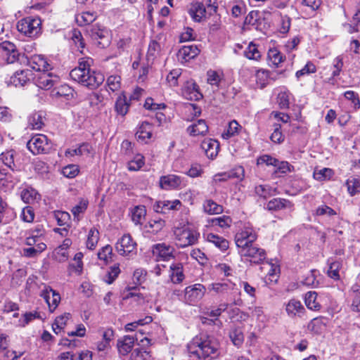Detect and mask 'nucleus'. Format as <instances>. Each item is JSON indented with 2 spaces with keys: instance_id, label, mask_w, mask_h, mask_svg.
<instances>
[{
  "instance_id": "15",
  "label": "nucleus",
  "mask_w": 360,
  "mask_h": 360,
  "mask_svg": "<svg viewBox=\"0 0 360 360\" xmlns=\"http://www.w3.org/2000/svg\"><path fill=\"white\" fill-rule=\"evenodd\" d=\"M40 296L44 298L49 306L51 312H53L58 307L60 301V295L49 286H45L41 291Z\"/></svg>"
},
{
  "instance_id": "3",
  "label": "nucleus",
  "mask_w": 360,
  "mask_h": 360,
  "mask_svg": "<svg viewBox=\"0 0 360 360\" xmlns=\"http://www.w3.org/2000/svg\"><path fill=\"white\" fill-rule=\"evenodd\" d=\"M220 344L213 335L200 334L188 344L187 349L191 357L199 360H211L219 356Z\"/></svg>"
},
{
  "instance_id": "26",
  "label": "nucleus",
  "mask_w": 360,
  "mask_h": 360,
  "mask_svg": "<svg viewBox=\"0 0 360 360\" xmlns=\"http://www.w3.org/2000/svg\"><path fill=\"white\" fill-rule=\"evenodd\" d=\"M269 65L278 68L280 64L285 60V56L277 49H270L267 53Z\"/></svg>"
},
{
  "instance_id": "33",
  "label": "nucleus",
  "mask_w": 360,
  "mask_h": 360,
  "mask_svg": "<svg viewBox=\"0 0 360 360\" xmlns=\"http://www.w3.org/2000/svg\"><path fill=\"white\" fill-rule=\"evenodd\" d=\"M92 151V147L89 143H82L78 148L66 150V155L89 156Z\"/></svg>"
},
{
  "instance_id": "5",
  "label": "nucleus",
  "mask_w": 360,
  "mask_h": 360,
  "mask_svg": "<svg viewBox=\"0 0 360 360\" xmlns=\"http://www.w3.org/2000/svg\"><path fill=\"white\" fill-rule=\"evenodd\" d=\"M41 20L38 18L27 17L17 23L18 30L29 37L37 36L41 31Z\"/></svg>"
},
{
  "instance_id": "34",
  "label": "nucleus",
  "mask_w": 360,
  "mask_h": 360,
  "mask_svg": "<svg viewBox=\"0 0 360 360\" xmlns=\"http://www.w3.org/2000/svg\"><path fill=\"white\" fill-rule=\"evenodd\" d=\"M129 103L127 101L125 95L122 94L118 96L115 104V110L117 113L121 116H124L129 110Z\"/></svg>"
},
{
  "instance_id": "46",
  "label": "nucleus",
  "mask_w": 360,
  "mask_h": 360,
  "mask_svg": "<svg viewBox=\"0 0 360 360\" xmlns=\"http://www.w3.org/2000/svg\"><path fill=\"white\" fill-rule=\"evenodd\" d=\"M106 84L108 90L115 92L120 89L121 77L118 75H110L108 77Z\"/></svg>"
},
{
  "instance_id": "21",
  "label": "nucleus",
  "mask_w": 360,
  "mask_h": 360,
  "mask_svg": "<svg viewBox=\"0 0 360 360\" xmlns=\"http://www.w3.org/2000/svg\"><path fill=\"white\" fill-rule=\"evenodd\" d=\"M285 311L288 315L291 318H301L304 314L305 309L300 301L291 299L286 304Z\"/></svg>"
},
{
  "instance_id": "2",
  "label": "nucleus",
  "mask_w": 360,
  "mask_h": 360,
  "mask_svg": "<svg viewBox=\"0 0 360 360\" xmlns=\"http://www.w3.org/2000/svg\"><path fill=\"white\" fill-rule=\"evenodd\" d=\"M93 64L94 60L91 58H80L78 65L70 71V78L89 89H97L103 84L105 77L101 72L91 69Z\"/></svg>"
},
{
  "instance_id": "24",
  "label": "nucleus",
  "mask_w": 360,
  "mask_h": 360,
  "mask_svg": "<svg viewBox=\"0 0 360 360\" xmlns=\"http://www.w3.org/2000/svg\"><path fill=\"white\" fill-rule=\"evenodd\" d=\"M153 252L157 254L163 260H169L174 258V248L165 243H158L153 245Z\"/></svg>"
},
{
  "instance_id": "32",
  "label": "nucleus",
  "mask_w": 360,
  "mask_h": 360,
  "mask_svg": "<svg viewBox=\"0 0 360 360\" xmlns=\"http://www.w3.org/2000/svg\"><path fill=\"white\" fill-rule=\"evenodd\" d=\"M44 125V113L36 112L31 114L28 117V126L32 129H40Z\"/></svg>"
},
{
  "instance_id": "30",
  "label": "nucleus",
  "mask_w": 360,
  "mask_h": 360,
  "mask_svg": "<svg viewBox=\"0 0 360 360\" xmlns=\"http://www.w3.org/2000/svg\"><path fill=\"white\" fill-rule=\"evenodd\" d=\"M75 91L68 84H63L56 88L52 91L53 96L63 98L66 101H70L74 97Z\"/></svg>"
},
{
  "instance_id": "59",
  "label": "nucleus",
  "mask_w": 360,
  "mask_h": 360,
  "mask_svg": "<svg viewBox=\"0 0 360 360\" xmlns=\"http://www.w3.org/2000/svg\"><path fill=\"white\" fill-rule=\"evenodd\" d=\"M344 96L345 98L351 101L355 109H359L360 108V100L357 93L354 91H347L345 92Z\"/></svg>"
},
{
  "instance_id": "19",
  "label": "nucleus",
  "mask_w": 360,
  "mask_h": 360,
  "mask_svg": "<svg viewBox=\"0 0 360 360\" xmlns=\"http://www.w3.org/2000/svg\"><path fill=\"white\" fill-rule=\"evenodd\" d=\"M200 52L196 45L183 46L177 53V58L181 63H186L195 58Z\"/></svg>"
},
{
  "instance_id": "60",
  "label": "nucleus",
  "mask_w": 360,
  "mask_h": 360,
  "mask_svg": "<svg viewBox=\"0 0 360 360\" xmlns=\"http://www.w3.org/2000/svg\"><path fill=\"white\" fill-rule=\"evenodd\" d=\"M112 252V247L109 245H107L105 247H103L101 250L98 252V257L99 259L103 260L107 263L109 259L111 258Z\"/></svg>"
},
{
  "instance_id": "61",
  "label": "nucleus",
  "mask_w": 360,
  "mask_h": 360,
  "mask_svg": "<svg viewBox=\"0 0 360 360\" xmlns=\"http://www.w3.org/2000/svg\"><path fill=\"white\" fill-rule=\"evenodd\" d=\"M181 206V202L179 200H174L173 201L169 200H163L162 201V208L165 210V213H166L168 210H179V208Z\"/></svg>"
},
{
  "instance_id": "57",
  "label": "nucleus",
  "mask_w": 360,
  "mask_h": 360,
  "mask_svg": "<svg viewBox=\"0 0 360 360\" xmlns=\"http://www.w3.org/2000/svg\"><path fill=\"white\" fill-rule=\"evenodd\" d=\"M317 274H319L318 270H311L303 280V283L308 286H316L319 284V281H316Z\"/></svg>"
},
{
  "instance_id": "53",
  "label": "nucleus",
  "mask_w": 360,
  "mask_h": 360,
  "mask_svg": "<svg viewBox=\"0 0 360 360\" xmlns=\"http://www.w3.org/2000/svg\"><path fill=\"white\" fill-rule=\"evenodd\" d=\"M281 125L280 124H274V132L270 136L271 141L276 143H281L284 141V136L281 132Z\"/></svg>"
},
{
  "instance_id": "42",
  "label": "nucleus",
  "mask_w": 360,
  "mask_h": 360,
  "mask_svg": "<svg viewBox=\"0 0 360 360\" xmlns=\"http://www.w3.org/2000/svg\"><path fill=\"white\" fill-rule=\"evenodd\" d=\"M244 56L250 60H258L261 58V53L258 50L257 46L251 42L244 51Z\"/></svg>"
},
{
  "instance_id": "22",
  "label": "nucleus",
  "mask_w": 360,
  "mask_h": 360,
  "mask_svg": "<svg viewBox=\"0 0 360 360\" xmlns=\"http://www.w3.org/2000/svg\"><path fill=\"white\" fill-rule=\"evenodd\" d=\"M208 129L205 120L200 119L188 126L186 131L191 136H205L208 132Z\"/></svg>"
},
{
  "instance_id": "29",
  "label": "nucleus",
  "mask_w": 360,
  "mask_h": 360,
  "mask_svg": "<svg viewBox=\"0 0 360 360\" xmlns=\"http://www.w3.org/2000/svg\"><path fill=\"white\" fill-rule=\"evenodd\" d=\"M292 202L284 198H274L267 203L266 208L270 211H278L285 208H292Z\"/></svg>"
},
{
  "instance_id": "8",
  "label": "nucleus",
  "mask_w": 360,
  "mask_h": 360,
  "mask_svg": "<svg viewBox=\"0 0 360 360\" xmlns=\"http://www.w3.org/2000/svg\"><path fill=\"white\" fill-rule=\"evenodd\" d=\"M0 56L7 63H14L19 62L22 64L24 54H20L16 49L15 45L8 41H4L0 43Z\"/></svg>"
},
{
  "instance_id": "56",
  "label": "nucleus",
  "mask_w": 360,
  "mask_h": 360,
  "mask_svg": "<svg viewBox=\"0 0 360 360\" xmlns=\"http://www.w3.org/2000/svg\"><path fill=\"white\" fill-rule=\"evenodd\" d=\"M231 219L227 216L215 217L212 219V226H218L222 229L229 227L231 224Z\"/></svg>"
},
{
  "instance_id": "54",
  "label": "nucleus",
  "mask_w": 360,
  "mask_h": 360,
  "mask_svg": "<svg viewBox=\"0 0 360 360\" xmlns=\"http://www.w3.org/2000/svg\"><path fill=\"white\" fill-rule=\"evenodd\" d=\"M152 321H153V319H152L151 316H146L143 319H139V320H138L136 321H134V322L127 323L125 326L124 329L127 332L128 331H133L139 326H143L145 324H147V323H149L152 322Z\"/></svg>"
},
{
  "instance_id": "20",
  "label": "nucleus",
  "mask_w": 360,
  "mask_h": 360,
  "mask_svg": "<svg viewBox=\"0 0 360 360\" xmlns=\"http://www.w3.org/2000/svg\"><path fill=\"white\" fill-rule=\"evenodd\" d=\"M200 146L210 159L213 160L218 155L219 143L215 139H206L202 141Z\"/></svg>"
},
{
  "instance_id": "52",
  "label": "nucleus",
  "mask_w": 360,
  "mask_h": 360,
  "mask_svg": "<svg viewBox=\"0 0 360 360\" xmlns=\"http://www.w3.org/2000/svg\"><path fill=\"white\" fill-rule=\"evenodd\" d=\"M316 72V65L312 62L308 61L307 64L301 70L296 72L295 76L297 79H300L301 77L304 75L314 73Z\"/></svg>"
},
{
  "instance_id": "62",
  "label": "nucleus",
  "mask_w": 360,
  "mask_h": 360,
  "mask_svg": "<svg viewBox=\"0 0 360 360\" xmlns=\"http://www.w3.org/2000/svg\"><path fill=\"white\" fill-rule=\"evenodd\" d=\"M62 173L68 178H74L78 174L79 169L75 165H69L63 168Z\"/></svg>"
},
{
  "instance_id": "12",
  "label": "nucleus",
  "mask_w": 360,
  "mask_h": 360,
  "mask_svg": "<svg viewBox=\"0 0 360 360\" xmlns=\"http://www.w3.org/2000/svg\"><path fill=\"white\" fill-rule=\"evenodd\" d=\"M159 185L162 189L172 190L186 186V182L181 176L167 174L160 178Z\"/></svg>"
},
{
  "instance_id": "43",
  "label": "nucleus",
  "mask_w": 360,
  "mask_h": 360,
  "mask_svg": "<svg viewBox=\"0 0 360 360\" xmlns=\"http://www.w3.org/2000/svg\"><path fill=\"white\" fill-rule=\"evenodd\" d=\"M83 254L80 252L75 254L74 257V261L76 264H70L69 269L74 271L77 275H81L83 270V262H82Z\"/></svg>"
},
{
  "instance_id": "58",
  "label": "nucleus",
  "mask_w": 360,
  "mask_h": 360,
  "mask_svg": "<svg viewBox=\"0 0 360 360\" xmlns=\"http://www.w3.org/2000/svg\"><path fill=\"white\" fill-rule=\"evenodd\" d=\"M255 192L258 196L264 199L271 195V187L266 185L256 186L255 188Z\"/></svg>"
},
{
  "instance_id": "40",
  "label": "nucleus",
  "mask_w": 360,
  "mask_h": 360,
  "mask_svg": "<svg viewBox=\"0 0 360 360\" xmlns=\"http://www.w3.org/2000/svg\"><path fill=\"white\" fill-rule=\"evenodd\" d=\"M146 214V210L144 205L136 206L131 211V219L135 224H141Z\"/></svg>"
},
{
  "instance_id": "4",
  "label": "nucleus",
  "mask_w": 360,
  "mask_h": 360,
  "mask_svg": "<svg viewBox=\"0 0 360 360\" xmlns=\"http://www.w3.org/2000/svg\"><path fill=\"white\" fill-rule=\"evenodd\" d=\"M174 235L176 245L182 248L195 244L200 236V233L196 230L188 225L175 227Z\"/></svg>"
},
{
  "instance_id": "6",
  "label": "nucleus",
  "mask_w": 360,
  "mask_h": 360,
  "mask_svg": "<svg viewBox=\"0 0 360 360\" xmlns=\"http://www.w3.org/2000/svg\"><path fill=\"white\" fill-rule=\"evenodd\" d=\"M51 142L44 134L33 136L27 143V149L33 155L45 154L49 152Z\"/></svg>"
},
{
  "instance_id": "50",
  "label": "nucleus",
  "mask_w": 360,
  "mask_h": 360,
  "mask_svg": "<svg viewBox=\"0 0 360 360\" xmlns=\"http://www.w3.org/2000/svg\"><path fill=\"white\" fill-rule=\"evenodd\" d=\"M341 266V264L340 262L335 261L330 264L329 269L327 271L328 276L334 279L339 280L340 274L339 271Z\"/></svg>"
},
{
  "instance_id": "35",
  "label": "nucleus",
  "mask_w": 360,
  "mask_h": 360,
  "mask_svg": "<svg viewBox=\"0 0 360 360\" xmlns=\"http://www.w3.org/2000/svg\"><path fill=\"white\" fill-rule=\"evenodd\" d=\"M46 248V245L45 243H39L37 244V247L24 248L22 250V255L27 258H34L44 251Z\"/></svg>"
},
{
  "instance_id": "38",
  "label": "nucleus",
  "mask_w": 360,
  "mask_h": 360,
  "mask_svg": "<svg viewBox=\"0 0 360 360\" xmlns=\"http://www.w3.org/2000/svg\"><path fill=\"white\" fill-rule=\"evenodd\" d=\"M204 211L210 214H217L223 212L221 205L212 200H206L203 204Z\"/></svg>"
},
{
  "instance_id": "16",
  "label": "nucleus",
  "mask_w": 360,
  "mask_h": 360,
  "mask_svg": "<svg viewBox=\"0 0 360 360\" xmlns=\"http://www.w3.org/2000/svg\"><path fill=\"white\" fill-rule=\"evenodd\" d=\"M34 74L32 70L25 69L16 71L11 77L8 84L15 86H23L34 79Z\"/></svg>"
},
{
  "instance_id": "23",
  "label": "nucleus",
  "mask_w": 360,
  "mask_h": 360,
  "mask_svg": "<svg viewBox=\"0 0 360 360\" xmlns=\"http://www.w3.org/2000/svg\"><path fill=\"white\" fill-rule=\"evenodd\" d=\"M153 127L148 122H143L139 126L136 133L138 141L147 143L152 137Z\"/></svg>"
},
{
  "instance_id": "44",
  "label": "nucleus",
  "mask_w": 360,
  "mask_h": 360,
  "mask_svg": "<svg viewBox=\"0 0 360 360\" xmlns=\"http://www.w3.org/2000/svg\"><path fill=\"white\" fill-rule=\"evenodd\" d=\"M144 157L141 154H136L133 160L128 162V169L130 171H138L144 165Z\"/></svg>"
},
{
  "instance_id": "10",
  "label": "nucleus",
  "mask_w": 360,
  "mask_h": 360,
  "mask_svg": "<svg viewBox=\"0 0 360 360\" xmlns=\"http://www.w3.org/2000/svg\"><path fill=\"white\" fill-rule=\"evenodd\" d=\"M207 289L226 300H231L232 295L236 292L235 285L230 282L213 283L208 285Z\"/></svg>"
},
{
  "instance_id": "45",
  "label": "nucleus",
  "mask_w": 360,
  "mask_h": 360,
  "mask_svg": "<svg viewBox=\"0 0 360 360\" xmlns=\"http://www.w3.org/2000/svg\"><path fill=\"white\" fill-rule=\"evenodd\" d=\"M239 127L240 125L236 120L230 122L228 128L222 134V138L224 139H229L238 134Z\"/></svg>"
},
{
  "instance_id": "27",
  "label": "nucleus",
  "mask_w": 360,
  "mask_h": 360,
  "mask_svg": "<svg viewBox=\"0 0 360 360\" xmlns=\"http://www.w3.org/2000/svg\"><path fill=\"white\" fill-rule=\"evenodd\" d=\"M206 8L202 3L195 2L192 4L189 14L195 22H200L206 15Z\"/></svg>"
},
{
  "instance_id": "28",
  "label": "nucleus",
  "mask_w": 360,
  "mask_h": 360,
  "mask_svg": "<svg viewBox=\"0 0 360 360\" xmlns=\"http://www.w3.org/2000/svg\"><path fill=\"white\" fill-rule=\"evenodd\" d=\"M16 153L13 150L3 152L0 155V160L12 172L18 171V167L15 163Z\"/></svg>"
},
{
  "instance_id": "64",
  "label": "nucleus",
  "mask_w": 360,
  "mask_h": 360,
  "mask_svg": "<svg viewBox=\"0 0 360 360\" xmlns=\"http://www.w3.org/2000/svg\"><path fill=\"white\" fill-rule=\"evenodd\" d=\"M89 202L86 200H82L80 202L74 206L72 209V212L75 217L79 216L80 214L85 212L87 208Z\"/></svg>"
},
{
  "instance_id": "14",
  "label": "nucleus",
  "mask_w": 360,
  "mask_h": 360,
  "mask_svg": "<svg viewBox=\"0 0 360 360\" xmlns=\"http://www.w3.org/2000/svg\"><path fill=\"white\" fill-rule=\"evenodd\" d=\"M46 70L39 74L35 83L38 87L44 89H50L59 81V77Z\"/></svg>"
},
{
  "instance_id": "9",
  "label": "nucleus",
  "mask_w": 360,
  "mask_h": 360,
  "mask_svg": "<svg viewBox=\"0 0 360 360\" xmlns=\"http://www.w3.org/2000/svg\"><path fill=\"white\" fill-rule=\"evenodd\" d=\"M207 288L201 283L187 286L184 289V302L190 305H195L204 297Z\"/></svg>"
},
{
  "instance_id": "36",
  "label": "nucleus",
  "mask_w": 360,
  "mask_h": 360,
  "mask_svg": "<svg viewBox=\"0 0 360 360\" xmlns=\"http://www.w3.org/2000/svg\"><path fill=\"white\" fill-rule=\"evenodd\" d=\"M96 19V14L94 12L86 11L76 15V21L79 26L89 25Z\"/></svg>"
},
{
  "instance_id": "39",
  "label": "nucleus",
  "mask_w": 360,
  "mask_h": 360,
  "mask_svg": "<svg viewBox=\"0 0 360 360\" xmlns=\"http://www.w3.org/2000/svg\"><path fill=\"white\" fill-rule=\"evenodd\" d=\"M229 338L233 344L240 347L244 342L243 333L240 328H233L229 333Z\"/></svg>"
},
{
  "instance_id": "55",
  "label": "nucleus",
  "mask_w": 360,
  "mask_h": 360,
  "mask_svg": "<svg viewBox=\"0 0 360 360\" xmlns=\"http://www.w3.org/2000/svg\"><path fill=\"white\" fill-rule=\"evenodd\" d=\"M165 226V220H163L162 219H151L148 222V225L147 226H148L150 228V230H148L149 231L154 233H157L160 231H161Z\"/></svg>"
},
{
  "instance_id": "18",
  "label": "nucleus",
  "mask_w": 360,
  "mask_h": 360,
  "mask_svg": "<svg viewBox=\"0 0 360 360\" xmlns=\"http://www.w3.org/2000/svg\"><path fill=\"white\" fill-rule=\"evenodd\" d=\"M182 94L188 100L199 101L202 98L199 87L193 80L186 81L182 87Z\"/></svg>"
},
{
  "instance_id": "47",
  "label": "nucleus",
  "mask_w": 360,
  "mask_h": 360,
  "mask_svg": "<svg viewBox=\"0 0 360 360\" xmlns=\"http://www.w3.org/2000/svg\"><path fill=\"white\" fill-rule=\"evenodd\" d=\"M333 175V171L330 168H323L319 170H315L313 176L316 180L324 181L330 179Z\"/></svg>"
},
{
  "instance_id": "41",
  "label": "nucleus",
  "mask_w": 360,
  "mask_h": 360,
  "mask_svg": "<svg viewBox=\"0 0 360 360\" xmlns=\"http://www.w3.org/2000/svg\"><path fill=\"white\" fill-rule=\"evenodd\" d=\"M161 51V46L156 40H151L148 44L147 60H153Z\"/></svg>"
},
{
  "instance_id": "31",
  "label": "nucleus",
  "mask_w": 360,
  "mask_h": 360,
  "mask_svg": "<svg viewBox=\"0 0 360 360\" xmlns=\"http://www.w3.org/2000/svg\"><path fill=\"white\" fill-rule=\"evenodd\" d=\"M206 240L209 243L214 244L221 251L226 250L229 246V243L226 239L214 233H207L206 235Z\"/></svg>"
},
{
  "instance_id": "51",
  "label": "nucleus",
  "mask_w": 360,
  "mask_h": 360,
  "mask_svg": "<svg viewBox=\"0 0 360 360\" xmlns=\"http://www.w3.org/2000/svg\"><path fill=\"white\" fill-rule=\"evenodd\" d=\"M120 273V269L119 267V264H114L113 266H110L109 270L108 271L107 274H106L107 278H105V281L108 284L112 283L113 281L118 276Z\"/></svg>"
},
{
  "instance_id": "13",
  "label": "nucleus",
  "mask_w": 360,
  "mask_h": 360,
  "mask_svg": "<svg viewBox=\"0 0 360 360\" xmlns=\"http://www.w3.org/2000/svg\"><path fill=\"white\" fill-rule=\"evenodd\" d=\"M117 252L123 256H128L136 252V243L130 234H124L115 245Z\"/></svg>"
},
{
  "instance_id": "11",
  "label": "nucleus",
  "mask_w": 360,
  "mask_h": 360,
  "mask_svg": "<svg viewBox=\"0 0 360 360\" xmlns=\"http://www.w3.org/2000/svg\"><path fill=\"white\" fill-rule=\"evenodd\" d=\"M22 58V64H27L32 70L40 72V73L46 70H51V65L48 63L46 58L44 56L34 55L29 58L24 55Z\"/></svg>"
},
{
  "instance_id": "1",
  "label": "nucleus",
  "mask_w": 360,
  "mask_h": 360,
  "mask_svg": "<svg viewBox=\"0 0 360 360\" xmlns=\"http://www.w3.org/2000/svg\"><path fill=\"white\" fill-rule=\"evenodd\" d=\"M257 238L256 233L249 227L237 233L235 236V242L239 255L254 264H262L266 257V251L254 243Z\"/></svg>"
},
{
  "instance_id": "7",
  "label": "nucleus",
  "mask_w": 360,
  "mask_h": 360,
  "mask_svg": "<svg viewBox=\"0 0 360 360\" xmlns=\"http://www.w3.org/2000/svg\"><path fill=\"white\" fill-rule=\"evenodd\" d=\"M88 34L98 47L104 49L110 44V37L108 30L94 25L86 30Z\"/></svg>"
},
{
  "instance_id": "25",
  "label": "nucleus",
  "mask_w": 360,
  "mask_h": 360,
  "mask_svg": "<svg viewBox=\"0 0 360 360\" xmlns=\"http://www.w3.org/2000/svg\"><path fill=\"white\" fill-rule=\"evenodd\" d=\"M169 278L174 284H179L185 278L181 263H173L169 266Z\"/></svg>"
},
{
  "instance_id": "63",
  "label": "nucleus",
  "mask_w": 360,
  "mask_h": 360,
  "mask_svg": "<svg viewBox=\"0 0 360 360\" xmlns=\"http://www.w3.org/2000/svg\"><path fill=\"white\" fill-rule=\"evenodd\" d=\"M147 271L144 269L139 268L134 271L133 279L137 284H141L146 281Z\"/></svg>"
},
{
  "instance_id": "49",
  "label": "nucleus",
  "mask_w": 360,
  "mask_h": 360,
  "mask_svg": "<svg viewBox=\"0 0 360 360\" xmlns=\"http://www.w3.org/2000/svg\"><path fill=\"white\" fill-rule=\"evenodd\" d=\"M150 357V352L136 348L131 352L130 360H148Z\"/></svg>"
},
{
  "instance_id": "48",
  "label": "nucleus",
  "mask_w": 360,
  "mask_h": 360,
  "mask_svg": "<svg viewBox=\"0 0 360 360\" xmlns=\"http://www.w3.org/2000/svg\"><path fill=\"white\" fill-rule=\"evenodd\" d=\"M98 240V231L96 229H91L88 234L86 240V247L89 250H94Z\"/></svg>"
},
{
  "instance_id": "17",
  "label": "nucleus",
  "mask_w": 360,
  "mask_h": 360,
  "mask_svg": "<svg viewBox=\"0 0 360 360\" xmlns=\"http://www.w3.org/2000/svg\"><path fill=\"white\" fill-rule=\"evenodd\" d=\"M139 334L142 335L144 334V332L142 330H139L136 334L135 338L130 335H125L122 339L117 340V347L119 353L121 355L125 356L131 351L134 345L135 340L136 341L139 340Z\"/></svg>"
},
{
  "instance_id": "37",
  "label": "nucleus",
  "mask_w": 360,
  "mask_h": 360,
  "mask_svg": "<svg viewBox=\"0 0 360 360\" xmlns=\"http://www.w3.org/2000/svg\"><path fill=\"white\" fill-rule=\"evenodd\" d=\"M317 293L316 292H308L305 295V304L308 309L314 311H319L321 309V304L316 301Z\"/></svg>"
}]
</instances>
